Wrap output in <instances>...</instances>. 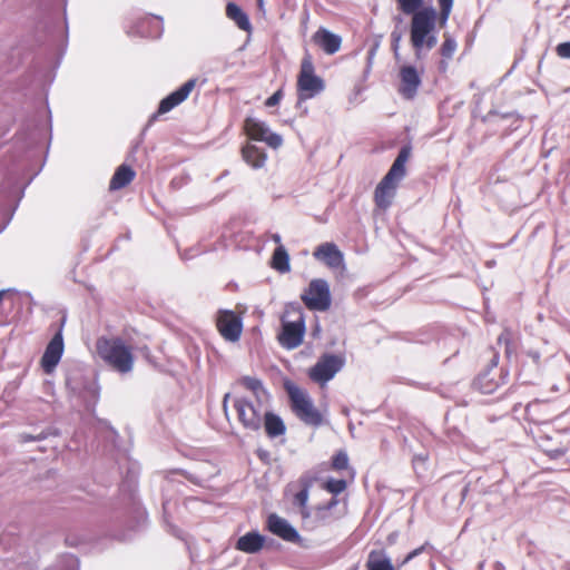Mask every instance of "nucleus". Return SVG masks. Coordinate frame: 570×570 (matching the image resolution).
<instances>
[{"mask_svg": "<svg viewBox=\"0 0 570 570\" xmlns=\"http://www.w3.org/2000/svg\"><path fill=\"white\" fill-rule=\"evenodd\" d=\"M423 2L424 0H396L397 10L411 16L410 42L417 58L424 48L430 50L436 45L435 28L445 27L454 0H438L439 12L433 7H422Z\"/></svg>", "mask_w": 570, "mask_h": 570, "instance_id": "obj_1", "label": "nucleus"}, {"mask_svg": "<svg viewBox=\"0 0 570 570\" xmlns=\"http://www.w3.org/2000/svg\"><path fill=\"white\" fill-rule=\"evenodd\" d=\"M412 147L403 146L392 166L385 176L380 180L374 189L373 200L375 206L381 210H386L396 196L400 183L407 174L406 163L411 158Z\"/></svg>", "mask_w": 570, "mask_h": 570, "instance_id": "obj_2", "label": "nucleus"}, {"mask_svg": "<svg viewBox=\"0 0 570 570\" xmlns=\"http://www.w3.org/2000/svg\"><path fill=\"white\" fill-rule=\"evenodd\" d=\"M232 401L237 422L248 432H258L263 426L264 413L269 400L252 399L247 395H234L226 393L222 406L227 415L228 402Z\"/></svg>", "mask_w": 570, "mask_h": 570, "instance_id": "obj_3", "label": "nucleus"}, {"mask_svg": "<svg viewBox=\"0 0 570 570\" xmlns=\"http://www.w3.org/2000/svg\"><path fill=\"white\" fill-rule=\"evenodd\" d=\"M96 351L108 366L119 373H128L134 367V347L121 337H99Z\"/></svg>", "mask_w": 570, "mask_h": 570, "instance_id": "obj_4", "label": "nucleus"}, {"mask_svg": "<svg viewBox=\"0 0 570 570\" xmlns=\"http://www.w3.org/2000/svg\"><path fill=\"white\" fill-rule=\"evenodd\" d=\"M306 332L305 316L302 307L286 305L281 316V331L277 334L279 345L286 350H294L302 345Z\"/></svg>", "mask_w": 570, "mask_h": 570, "instance_id": "obj_5", "label": "nucleus"}, {"mask_svg": "<svg viewBox=\"0 0 570 570\" xmlns=\"http://www.w3.org/2000/svg\"><path fill=\"white\" fill-rule=\"evenodd\" d=\"M289 405L295 416L304 424L318 428L324 423L323 413L314 405L308 393L293 384L286 385Z\"/></svg>", "mask_w": 570, "mask_h": 570, "instance_id": "obj_6", "label": "nucleus"}, {"mask_svg": "<svg viewBox=\"0 0 570 570\" xmlns=\"http://www.w3.org/2000/svg\"><path fill=\"white\" fill-rule=\"evenodd\" d=\"M298 102L314 98L325 89V81L316 75L313 57L306 52L299 66L296 81Z\"/></svg>", "mask_w": 570, "mask_h": 570, "instance_id": "obj_7", "label": "nucleus"}, {"mask_svg": "<svg viewBox=\"0 0 570 570\" xmlns=\"http://www.w3.org/2000/svg\"><path fill=\"white\" fill-rule=\"evenodd\" d=\"M301 299L309 311H327L332 304L328 283L323 278L312 279L301 295Z\"/></svg>", "mask_w": 570, "mask_h": 570, "instance_id": "obj_8", "label": "nucleus"}, {"mask_svg": "<svg viewBox=\"0 0 570 570\" xmlns=\"http://www.w3.org/2000/svg\"><path fill=\"white\" fill-rule=\"evenodd\" d=\"M345 364V357L342 354H323L315 365L308 370V377L321 385L331 381Z\"/></svg>", "mask_w": 570, "mask_h": 570, "instance_id": "obj_9", "label": "nucleus"}, {"mask_svg": "<svg viewBox=\"0 0 570 570\" xmlns=\"http://www.w3.org/2000/svg\"><path fill=\"white\" fill-rule=\"evenodd\" d=\"M219 335L227 342L236 343L243 333L240 315L230 309H219L215 320Z\"/></svg>", "mask_w": 570, "mask_h": 570, "instance_id": "obj_10", "label": "nucleus"}, {"mask_svg": "<svg viewBox=\"0 0 570 570\" xmlns=\"http://www.w3.org/2000/svg\"><path fill=\"white\" fill-rule=\"evenodd\" d=\"M243 129L250 140L264 141L274 149L283 144L281 135L269 131L265 122L253 117H247L244 120Z\"/></svg>", "mask_w": 570, "mask_h": 570, "instance_id": "obj_11", "label": "nucleus"}, {"mask_svg": "<svg viewBox=\"0 0 570 570\" xmlns=\"http://www.w3.org/2000/svg\"><path fill=\"white\" fill-rule=\"evenodd\" d=\"M66 317H62L57 333L48 343L45 353L41 357V367L45 373L50 374L61 360L63 353V337L62 330L65 326Z\"/></svg>", "mask_w": 570, "mask_h": 570, "instance_id": "obj_12", "label": "nucleus"}, {"mask_svg": "<svg viewBox=\"0 0 570 570\" xmlns=\"http://www.w3.org/2000/svg\"><path fill=\"white\" fill-rule=\"evenodd\" d=\"M399 88L397 92L406 100H413L422 85L420 72L414 66L404 65L399 70Z\"/></svg>", "mask_w": 570, "mask_h": 570, "instance_id": "obj_13", "label": "nucleus"}, {"mask_svg": "<svg viewBox=\"0 0 570 570\" xmlns=\"http://www.w3.org/2000/svg\"><path fill=\"white\" fill-rule=\"evenodd\" d=\"M267 530L284 541L301 544L302 537L293 528L287 520L281 518L279 515L272 513L267 518L266 522Z\"/></svg>", "mask_w": 570, "mask_h": 570, "instance_id": "obj_14", "label": "nucleus"}, {"mask_svg": "<svg viewBox=\"0 0 570 570\" xmlns=\"http://www.w3.org/2000/svg\"><path fill=\"white\" fill-rule=\"evenodd\" d=\"M197 79L193 78L187 80L185 83H183L177 90L169 94L167 97H165L159 106L157 112L163 115L168 111H170L176 106L180 105L183 101H185L190 92L196 87Z\"/></svg>", "mask_w": 570, "mask_h": 570, "instance_id": "obj_15", "label": "nucleus"}, {"mask_svg": "<svg viewBox=\"0 0 570 570\" xmlns=\"http://www.w3.org/2000/svg\"><path fill=\"white\" fill-rule=\"evenodd\" d=\"M313 256L315 259L324 263L330 268H338L344 263V256L334 243H323L318 245Z\"/></svg>", "mask_w": 570, "mask_h": 570, "instance_id": "obj_16", "label": "nucleus"}, {"mask_svg": "<svg viewBox=\"0 0 570 570\" xmlns=\"http://www.w3.org/2000/svg\"><path fill=\"white\" fill-rule=\"evenodd\" d=\"M312 41L326 55L336 53L342 46V38L325 28H318L312 36Z\"/></svg>", "mask_w": 570, "mask_h": 570, "instance_id": "obj_17", "label": "nucleus"}, {"mask_svg": "<svg viewBox=\"0 0 570 570\" xmlns=\"http://www.w3.org/2000/svg\"><path fill=\"white\" fill-rule=\"evenodd\" d=\"M340 503V500L333 497L328 502L317 505L314 509V520L317 525L325 527L337 521L342 514L334 513L333 509Z\"/></svg>", "mask_w": 570, "mask_h": 570, "instance_id": "obj_18", "label": "nucleus"}, {"mask_svg": "<svg viewBox=\"0 0 570 570\" xmlns=\"http://www.w3.org/2000/svg\"><path fill=\"white\" fill-rule=\"evenodd\" d=\"M265 434L269 439H277L286 434L287 428L284 420L268 409L264 413L263 426Z\"/></svg>", "mask_w": 570, "mask_h": 570, "instance_id": "obj_19", "label": "nucleus"}, {"mask_svg": "<svg viewBox=\"0 0 570 570\" xmlns=\"http://www.w3.org/2000/svg\"><path fill=\"white\" fill-rule=\"evenodd\" d=\"M240 154L244 161L254 169L264 167L267 159L265 150L249 141L243 145Z\"/></svg>", "mask_w": 570, "mask_h": 570, "instance_id": "obj_20", "label": "nucleus"}, {"mask_svg": "<svg viewBox=\"0 0 570 570\" xmlns=\"http://www.w3.org/2000/svg\"><path fill=\"white\" fill-rule=\"evenodd\" d=\"M265 544V537L256 531L247 532L238 538L235 548L245 553H257Z\"/></svg>", "mask_w": 570, "mask_h": 570, "instance_id": "obj_21", "label": "nucleus"}, {"mask_svg": "<svg viewBox=\"0 0 570 570\" xmlns=\"http://www.w3.org/2000/svg\"><path fill=\"white\" fill-rule=\"evenodd\" d=\"M502 383L501 375H497L493 368L480 373L474 380V386L483 394L493 393Z\"/></svg>", "mask_w": 570, "mask_h": 570, "instance_id": "obj_22", "label": "nucleus"}, {"mask_svg": "<svg viewBox=\"0 0 570 570\" xmlns=\"http://www.w3.org/2000/svg\"><path fill=\"white\" fill-rule=\"evenodd\" d=\"M237 384L248 391L250 393L249 397L252 399L269 400L271 397L269 393L264 387L263 382L257 377L242 376L238 379Z\"/></svg>", "mask_w": 570, "mask_h": 570, "instance_id": "obj_23", "label": "nucleus"}, {"mask_svg": "<svg viewBox=\"0 0 570 570\" xmlns=\"http://www.w3.org/2000/svg\"><path fill=\"white\" fill-rule=\"evenodd\" d=\"M136 177L135 170L128 165H120L109 183L110 190H118L128 186Z\"/></svg>", "mask_w": 570, "mask_h": 570, "instance_id": "obj_24", "label": "nucleus"}, {"mask_svg": "<svg viewBox=\"0 0 570 570\" xmlns=\"http://www.w3.org/2000/svg\"><path fill=\"white\" fill-rule=\"evenodd\" d=\"M366 570H395L384 550H372L365 563Z\"/></svg>", "mask_w": 570, "mask_h": 570, "instance_id": "obj_25", "label": "nucleus"}, {"mask_svg": "<svg viewBox=\"0 0 570 570\" xmlns=\"http://www.w3.org/2000/svg\"><path fill=\"white\" fill-rule=\"evenodd\" d=\"M226 16L233 20L236 26L243 30L249 32L252 24L247 14L234 2H228L226 6Z\"/></svg>", "mask_w": 570, "mask_h": 570, "instance_id": "obj_26", "label": "nucleus"}, {"mask_svg": "<svg viewBox=\"0 0 570 570\" xmlns=\"http://www.w3.org/2000/svg\"><path fill=\"white\" fill-rule=\"evenodd\" d=\"M331 470L336 472H346L350 480L355 476L354 469L350 465V459L344 450L337 451L331 459Z\"/></svg>", "mask_w": 570, "mask_h": 570, "instance_id": "obj_27", "label": "nucleus"}, {"mask_svg": "<svg viewBox=\"0 0 570 570\" xmlns=\"http://www.w3.org/2000/svg\"><path fill=\"white\" fill-rule=\"evenodd\" d=\"M272 267L281 273H286L291 269L289 256L283 245L275 248L272 256Z\"/></svg>", "mask_w": 570, "mask_h": 570, "instance_id": "obj_28", "label": "nucleus"}, {"mask_svg": "<svg viewBox=\"0 0 570 570\" xmlns=\"http://www.w3.org/2000/svg\"><path fill=\"white\" fill-rule=\"evenodd\" d=\"M347 488V481L344 479H327L323 484L322 489L333 494L335 498L340 493L344 492Z\"/></svg>", "mask_w": 570, "mask_h": 570, "instance_id": "obj_29", "label": "nucleus"}, {"mask_svg": "<svg viewBox=\"0 0 570 570\" xmlns=\"http://www.w3.org/2000/svg\"><path fill=\"white\" fill-rule=\"evenodd\" d=\"M458 43L456 41L449 35L444 33V40L440 48V53L444 60H449L453 57L456 51Z\"/></svg>", "mask_w": 570, "mask_h": 570, "instance_id": "obj_30", "label": "nucleus"}, {"mask_svg": "<svg viewBox=\"0 0 570 570\" xmlns=\"http://www.w3.org/2000/svg\"><path fill=\"white\" fill-rule=\"evenodd\" d=\"M429 542H425L424 544L420 546L419 548L412 550L409 552L405 558L401 561L400 567L407 564L411 560L420 556L421 553L425 552L428 549H431Z\"/></svg>", "mask_w": 570, "mask_h": 570, "instance_id": "obj_31", "label": "nucleus"}, {"mask_svg": "<svg viewBox=\"0 0 570 570\" xmlns=\"http://www.w3.org/2000/svg\"><path fill=\"white\" fill-rule=\"evenodd\" d=\"M309 491L308 485H304L295 495L294 503L299 508H305L308 501Z\"/></svg>", "mask_w": 570, "mask_h": 570, "instance_id": "obj_32", "label": "nucleus"}, {"mask_svg": "<svg viewBox=\"0 0 570 570\" xmlns=\"http://www.w3.org/2000/svg\"><path fill=\"white\" fill-rule=\"evenodd\" d=\"M284 97V91L282 88H279L278 90H276L271 97H268L264 105L265 107H274V106H277L281 100L283 99Z\"/></svg>", "mask_w": 570, "mask_h": 570, "instance_id": "obj_33", "label": "nucleus"}, {"mask_svg": "<svg viewBox=\"0 0 570 570\" xmlns=\"http://www.w3.org/2000/svg\"><path fill=\"white\" fill-rule=\"evenodd\" d=\"M556 53L559 58L570 59V41L559 43L556 47Z\"/></svg>", "mask_w": 570, "mask_h": 570, "instance_id": "obj_34", "label": "nucleus"}, {"mask_svg": "<svg viewBox=\"0 0 570 570\" xmlns=\"http://www.w3.org/2000/svg\"><path fill=\"white\" fill-rule=\"evenodd\" d=\"M168 473H170V474H179V475L186 478L187 480H189L190 482L197 483V479L195 476L188 474V472H186L184 470H179V469L170 470Z\"/></svg>", "mask_w": 570, "mask_h": 570, "instance_id": "obj_35", "label": "nucleus"}, {"mask_svg": "<svg viewBox=\"0 0 570 570\" xmlns=\"http://www.w3.org/2000/svg\"><path fill=\"white\" fill-rule=\"evenodd\" d=\"M400 39H401L400 35H396L395 32L392 33V49L395 55H397V51H399Z\"/></svg>", "mask_w": 570, "mask_h": 570, "instance_id": "obj_36", "label": "nucleus"}, {"mask_svg": "<svg viewBox=\"0 0 570 570\" xmlns=\"http://www.w3.org/2000/svg\"><path fill=\"white\" fill-rule=\"evenodd\" d=\"M511 337V332L509 330H504L501 335L499 336V343L505 342V344H509Z\"/></svg>", "mask_w": 570, "mask_h": 570, "instance_id": "obj_37", "label": "nucleus"}, {"mask_svg": "<svg viewBox=\"0 0 570 570\" xmlns=\"http://www.w3.org/2000/svg\"><path fill=\"white\" fill-rule=\"evenodd\" d=\"M256 453H257V456L261 460H263V461H265L268 458V452L267 451L258 450Z\"/></svg>", "mask_w": 570, "mask_h": 570, "instance_id": "obj_38", "label": "nucleus"}, {"mask_svg": "<svg viewBox=\"0 0 570 570\" xmlns=\"http://www.w3.org/2000/svg\"><path fill=\"white\" fill-rule=\"evenodd\" d=\"M439 68H440L441 71H446L448 63L444 60H442L440 62V67Z\"/></svg>", "mask_w": 570, "mask_h": 570, "instance_id": "obj_39", "label": "nucleus"}, {"mask_svg": "<svg viewBox=\"0 0 570 570\" xmlns=\"http://www.w3.org/2000/svg\"><path fill=\"white\" fill-rule=\"evenodd\" d=\"M273 240H274L275 243H279V242H281V237H279V235H277V234H276V235H274V236H273Z\"/></svg>", "mask_w": 570, "mask_h": 570, "instance_id": "obj_40", "label": "nucleus"}, {"mask_svg": "<svg viewBox=\"0 0 570 570\" xmlns=\"http://www.w3.org/2000/svg\"><path fill=\"white\" fill-rule=\"evenodd\" d=\"M563 453H564L563 451L557 450V451L554 452L553 458L559 456V455H563Z\"/></svg>", "mask_w": 570, "mask_h": 570, "instance_id": "obj_41", "label": "nucleus"}, {"mask_svg": "<svg viewBox=\"0 0 570 570\" xmlns=\"http://www.w3.org/2000/svg\"><path fill=\"white\" fill-rule=\"evenodd\" d=\"M4 293H6L4 291H0V303H1V302H2V299H3Z\"/></svg>", "mask_w": 570, "mask_h": 570, "instance_id": "obj_42", "label": "nucleus"}, {"mask_svg": "<svg viewBox=\"0 0 570 570\" xmlns=\"http://www.w3.org/2000/svg\"><path fill=\"white\" fill-rule=\"evenodd\" d=\"M257 3H258V6H259V8H262V7H263V0H257Z\"/></svg>", "mask_w": 570, "mask_h": 570, "instance_id": "obj_43", "label": "nucleus"}]
</instances>
